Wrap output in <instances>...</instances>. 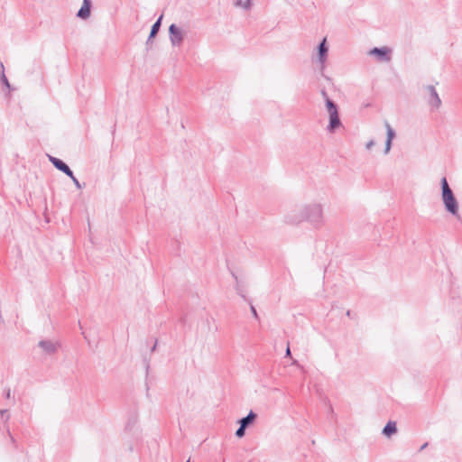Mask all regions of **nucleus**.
<instances>
[{
	"label": "nucleus",
	"instance_id": "aec40b11",
	"mask_svg": "<svg viewBox=\"0 0 462 462\" xmlns=\"http://www.w3.org/2000/svg\"><path fill=\"white\" fill-rule=\"evenodd\" d=\"M392 142L393 140H387L385 141V148H384V153L387 154L392 147Z\"/></svg>",
	"mask_w": 462,
	"mask_h": 462
},
{
	"label": "nucleus",
	"instance_id": "cd10ccee",
	"mask_svg": "<svg viewBox=\"0 0 462 462\" xmlns=\"http://www.w3.org/2000/svg\"><path fill=\"white\" fill-rule=\"evenodd\" d=\"M291 356V350H290V347L288 346L287 349H286V356Z\"/></svg>",
	"mask_w": 462,
	"mask_h": 462
},
{
	"label": "nucleus",
	"instance_id": "2eb2a0df",
	"mask_svg": "<svg viewBox=\"0 0 462 462\" xmlns=\"http://www.w3.org/2000/svg\"><path fill=\"white\" fill-rule=\"evenodd\" d=\"M1 67L4 69V66H3L2 63H1ZM0 79H1L2 84L5 85L9 90H14V88L10 85V83H9V81H8V79H7V78H6V76H5L4 71L2 72Z\"/></svg>",
	"mask_w": 462,
	"mask_h": 462
},
{
	"label": "nucleus",
	"instance_id": "f3484780",
	"mask_svg": "<svg viewBox=\"0 0 462 462\" xmlns=\"http://www.w3.org/2000/svg\"><path fill=\"white\" fill-rule=\"evenodd\" d=\"M245 426L239 425L238 429L236 431V436L239 439L243 438L245 434Z\"/></svg>",
	"mask_w": 462,
	"mask_h": 462
},
{
	"label": "nucleus",
	"instance_id": "39448f33",
	"mask_svg": "<svg viewBox=\"0 0 462 462\" xmlns=\"http://www.w3.org/2000/svg\"><path fill=\"white\" fill-rule=\"evenodd\" d=\"M392 50L388 47H374L370 50L369 54L375 56L379 61H390Z\"/></svg>",
	"mask_w": 462,
	"mask_h": 462
},
{
	"label": "nucleus",
	"instance_id": "4be33fe9",
	"mask_svg": "<svg viewBox=\"0 0 462 462\" xmlns=\"http://www.w3.org/2000/svg\"><path fill=\"white\" fill-rule=\"evenodd\" d=\"M8 413V411L7 410H0V417L1 418H4L5 415H6V418H5V421L9 420V415L7 414Z\"/></svg>",
	"mask_w": 462,
	"mask_h": 462
},
{
	"label": "nucleus",
	"instance_id": "c85d7f7f",
	"mask_svg": "<svg viewBox=\"0 0 462 462\" xmlns=\"http://www.w3.org/2000/svg\"><path fill=\"white\" fill-rule=\"evenodd\" d=\"M427 446H428V443H424V444L420 447V450H423Z\"/></svg>",
	"mask_w": 462,
	"mask_h": 462
},
{
	"label": "nucleus",
	"instance_id": "1a4fd4ad",
	"mask_svg": "<svg viewBox=\"0 0 462 462\" xmlns=\"http://www.w3.org/2000/svg\"><path fill=\"white\" fill-rule=\"evenodd\" d=\"M426 89L429 93V105L431 106L434 108H439L441 105V100L435 89V88L432 85H429L426 87Z\"/></svg>",
	"mask_w": 462,
	"mask_h": 462
},
{
	"label": "nucleus",
	"instance_id": "4468645a",
	"mask_svg": "<svg viewBox=\"0 0 462 462\" xmlns=\"http://www.w3.org/2000/svg\"><path fill=\"white\" fill-rule=\"evenodd\" d=\"M384 125L386 127V139L393 140L395 137L394 130L392 128V126L390 125V124L387 121H385Z\"/></svg>",
	"mask_w": 462,
	"mask_h": 462
},
{
	"label": "nucleus",
	"instance_id": "7ed1b4c3",
	"mask_svg": "<svg viewBox=\"0 0 462 462\" xmlns=\"http://www.w3.org/2000/svg\"><path fill=\"white\" fill-rule=\"evenodd\" d=\"M326 109L329 116L327 131L332 134L342 126V122L339 117L338 106L333 100H328L327 102Z\"/></svg>",
	"mask_w": 462,
	"mask_h": 462
},
{
	"label": "nucleus",
	"instance_id": "6e6552de",
	"mask_svg": "<svg viewBox=\"0 0 462 462\" xmlns=\"http://www.w3.org/2000/svg\"><path fill=\"white\" fill-rule=\"evenodd\" d=\"M163 18V14H161L158 19L155 21V23L152 25L150 34L148 36V39L146 41V51H148L151 48V44L152 42V39L156 37L157 33L160 31V28L162 26V21Z\"/></svg>",
	"mask_w": 462,
	"mask_h": 462
},
{
	"label": "nucleus",
	"instance_id": "6ab92c4d",
	"mask_svg": "<svg viewBox=\"0 0 462 462\" xmlns=\"http://www.w3.org/2000/svg\"><path fill=\"white\" fill-rule=\"evenodd\" d=\"M69 178L72 180V181H73V183H74V185L76 186L77 189H81L84 187L85 184L82 185L79 181V180L75 177L74 173L72 174V177H69Z\"/></svg>",
	"mask_w": 462,
	"mask_h": 462
},
{
	"label": "nucleus",
	"instance_id": "bb28decb",
	"mask_svg": "<svg viewBox=\"0 0 462 462\" xmlns=\"http://www.w3.org/2000/svg\"><path fill=\"white\" fill-rule=\"evenodd\" d=\"M156 346H157V340L155 341L154 345L152 346L151 351L153 352L156 350Z\"/></svg>",
	"mask_w": 462,
	"mask_h": 462
},
{
	"label": "nucleus",
	"instance_id": "7c9ffc66",
	"mask_svg": "<svg viewBox=\"0 0 462 462\" xmlns=\"http://www.w3.org/2000/svg\"><path fill=\"white\" fill-rule=\"evenodd\" d=\"M232 275L235 277L236 280H237V276H236L234 273Z\"/></svg>",
	"mask_w": 462,
	"mask_h": 462
},
{
	"label": "nucleus",
	"instance_id": "2f4dec72",
	"mask_svg": "<svg viewBox=\"0 0 462 462\" xmlns=\"http://www.w3.org/2000/svg\"><path fill=\"white\" fill-rule=\"evenodd\" d=\"M186 462H190V460L189 459V460H187Z\"/></svg>",
	"mask_w": 462,
	"mask_h": 462
},
{
	"label": "nucleus",
	"instance_id": "ddd939ff",
	"mask_svg": "<svg viewBox=\"0 0 462 462\" xmlns=\"http://www.w3.org/2000/svg\"><path fill=\"white\" fill-rule=\"evenodd\" d=\"M397 432V426L395 421L389 420L384 428L383 429L382 433L386 437H391L394 433Z\"/></svg>",
	"mask_w": 462,
	"mask_h": 462
},
{
	"label": "nucleus",
	"instance_id": "dca6fc26",
	"mask_svg": "<svg viewBox=\"0 0 462 462\" xmlns=\"http://www.w3.org/2000/svg\"><path fill=\"white\" fill-rule=\"evenodd\" d=\"M238 293H239V294H240V295H241V296H242L245 300H247V301H248V300L245 298V295H243V294H242V293H240L239 291H238ZM249 303H250V310H251V312H252V314H253L254 318V319H259V316H258V313H257V311H256V309L254 308V306L252 304V302H251L250 300H249Z\"/></svg>",
	"mask_w": 462,
	"mask_h": 462
},
{
	"label": "nucleus",
	"instance_id": "a211bd4d",
	"mask_svg": "<svg viewBox=\"0 0 462 462\" xmlns=\"http://www.w3.org/2000/svg\"><path fill=\"white\" fill-rule=\"evenodd\" d=\"M236 5L243 6L245 9H249L251 7V0H245V3H242V0H238Z\"/></svg>",
	"mask_w": 462,
	"mask_h": 462
},
{
	"label": "nucleus",
	"instance_id": "393cba45",
	"mask_svg": "<svg viewBox=\"0 0 462 462\" xmlns=\"http://www.w3.org/2000/svg\"><path fill=\"white\" fill-rule=\"evenodd\" d=\"M374 145V142L373 140H370V141L366 143L365 147H366V149H368V150H369V149H371Z\"/></svg>",
	"mask_w": 462,
	"mask_h": 462
},
{
	"label": "nucleus",
	"instance_id": "c756f323",
	"mask_svg": "<svg viewBox=\"0 0 462 462\" xmlns=\"http://www.w3.org/2000/svg\"><path fill=\"white\" fill-rule=\"evenodd\" d=\"M350 313H351L350 310H347L346 311V316L350 317Z\"/></svg>",
	"mask_w": 462,
	"mask_h": 462
},
{
	"label": "nucleus",
	"instance_id": "b1692460",
	"mask_svg": "<svg viewBox=\"0 0 462 462\" xmlns=\"http://www.w3.org/2000/svg\"><path fill=\"white\" fill-rule=\"evenodd\" d=\"M144 364H145L146 375H148L149 369H150V363H149V360H147L146 358H144Z\"/></svg>",
	"mask_w": 462,
	"mask_h": 462
},
{
	"label": "nucleus",
	"instance_id": "5701e85b",
	"mask_svg": "<svg viewBox=\"0 0 462 462\" xmlns=\"http://www.w3.org/2000/svg\"><path fill=\"white\" fill-rule=\"evenodd\" d=\"M4 396L6 398V399H9L11 397V390L10 388H7L4 391Z\"/></svg>",
	"mask_w": 462,
	"mask_h": 462
},
{
	"label": "nucleus",
	"instance_id": "f257e3e1",
	"mask_svg": "<svg viewBox=\"0 0 462 462\" xmlns=\"http://www.w3.org/2000/svg\"><path fill=\"white\" fill-rule=\"evenodd\" d=\"M287 221L291 224H298L308 221L314 227L319 228L324 224L323 208L321 204L312 203L305 205L299 213H291L287 216Z\"/></svg>",
	"mask_w": 462,
	"mask_h": 462
},
{
	"label": "nucleus",
	"instance_id": "9b49d317",
	"mask_svg": "<svg viewBox=\"0 0 462 462\" xmlns=\"http://www.w3.org/2000/svg\"><path fill=\"white\" fill-rule=\"evenodd\" d=\"M328 47L327 45V40L324 38L318 45V59L319 61L323 65L327 60Z\"/></svg>",
	"mask_w": 462,
	"mask_h": 462
},
{
	"label": "nucleus",
	"instance_id": "f03ea898",
	"mask_svg": "<svg viewBox=\"0 0 462 462\" xmlns=\"http://www.w3.org/2000/svg\"><path fill=\"white\" fill-rule=\"evenodd\" d=\"M441 186V199L444 208L447 212L454 217L458 216V202L454 195L453 190L448 185L446 177H443L440 180Z\"/></svg>",
	"mask_w": 462,
	"mask_h": 462
},
{
	"label": "nucleus",
	"instance_id": "a878e982",
	"mask_svg": "<svg viewBox=\"0 0 462 462\" xmlns=\"http://www.w3.org/2000/svg\"><path fill=\"white\" fill-rule=\"evenodd\" d=\"M7 431H8V434H9V436H10L11 441H12L13 443H14V442H15V440H14V437L11 435L9 429H7Z\"/></svg>",
	"mask_w": 462,
	"mask_h": 462
},
{
	"label": "nucleus",
	"instance_id": "9d476101",
	"mask_svg": "<svg viewBox=\"0 0 462 462\" xmlns=\"http://www.w3.org/2000/svg\"><path fill=\"white\" fill-rule=\"evenodd\" d=\"M92 2L90 0H83L80 9L78 11L77 16L80 19H88L91 14Z\"/></svg>",
	"mask_w": 462,
	"mask_h": 462
},
{
	"label": "nucleus",
	"instance_id": "412c9836",
	"mask_svg": "<svg viewBox=\"0 0 462 462\" xmlns=\"http://www.w3.org/2000/svg\"><path fill=\"white\" fill-rule=\"evenodd\" d=\"M320 93H321L322 97L324 98L325 106H327V102L331 99L329 98V97L325 89H322L320 91Z\"/></svg>",
	"mask_w": 462,
	"mask_h": 462
},
{
	"label": "nucleus",
	"instance_id": "0eeeda50",
	"mask_svg": "<svg viewBox=\"0 0 462 462\" xmlns=\"http://www.w3.org/2000/svg\"><path fill=\"white\" fill-rule=\"evenodd\" d=\"M49 161L51 162V164L59 171L66 174L68 177H72L73 171L70 170V168L68 166L66 162H64L62 160L48 155Z\"/></svg>",
	"mask_w": 462,
	"mask_h": 462
},
{
	"label": "nucleus",
	"instance_id": "20e7f679",
	"mask_svg": "<svg viewBox=\"0 0 462 462\" xmlns=\"http://www.w3.org/2000/svg\"><path fill=\"white\" fill-rule=\"evenodd\" d=\"M169 35L170 41L173 46H180L183 42V33L175 23L170 25Z\"/></svg>",
	"mask_w": 462,
	"mask_h": 462
},
{
	"label": "nucleus",
	"instance_id": "f8f14e48",
	"mask_svg": "<svg viewBox=\"0 0 462 462\" xmlns=\"http://www.w3.org/2000/svg\"><path fill=\"white\" fill-rule=\"evenodd\" d=\"M256 418L257 414L254 411H250L245 417L241 418L240 420H238L237 422L239 425L245 426V428L247 429L250 425H252L254 422Z\"/></svg>",
	"mask_w": 462,
	"mask_h": 462
},
{
	"label": "nucleus",
	"instance_id": "423d86ee",
	"mask_svg": "<svg viewBox=\"0 0 462 462\" xmlns=\"http://www.w3.org/2000/svg\"><path fill=\"white\" fill-rule=\"evenodd\" d=\"M38 346L46 354V355H53L55 354L59 347L60 344L57 341H52L50 339H43L39 341Z\"/></svg>",
	"mask_w": 462,
	"mask_h": 462
}]
</instances>
